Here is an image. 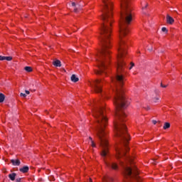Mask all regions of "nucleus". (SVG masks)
Segmentation results:
<instances>
[{
  "instance_id": "nucleus-1",
  "label": "nucleus",
  "mask_w": 182,
  "mask_h": 182,
  "mask_svg": "<svg viewBox=\"0 0 182 182\" xmlns=\"http://www.w3.org/2000/svg\"><path fill=\"white\" fill-rule=\"evenodd\" d=\"M121 20L119 23V44L118 48V63L117 68V75L112 82L115 85L114 91H123V85H124V73L126 72V63L124 58L127 54V46L123 38L129 33V26L133 21V14H132V0H122L121 2Z\"/></svg>"
},
{
  "instance_id": "nucleus-2",
  "label": "nucleus",
  "mask_w": 182,
  "mask_h": 182,
  "mask_svg": "<svg viewBox=\"0 0 182 182\" xmlns=\"http://www.w3.org/2000/svg\"><path fill=\"white\" fill-rule=\"evenodd\" d=\"M103 110L102 107H97L92 110V114L97 120L96 134L102 149L101 156L103 157L107 167H109L112 170H117L119 168L117 164L106 161V157L109 156V144H107V136L105 132V127L107 125V118L103 113Z\"/></svg>"
},
{
  "instance_id": "nucleus-3",
  "label": "nucleus",
  "mask_w": 182,
  "mask_h": 182,
  "mask_svg": "<svg viewBox=\"0 0 182 182\" xmlns=\"http://www.w3.org/2000/svg\"><path fill=\"white\" fill-rule=\"evenodd\" d=\"M90 85L94 89L95 93H102V80H96L90 82Z\"/></svg>"
},
{
  "instance_id": "nucleus-4",
  "label": "nucleus",
  "mask_w": 182,
  "mask_h": 182,
  "mask_svg": "<svg viewBox=\"0 0 182 182\" xmlns=\"http://www.w3.org/2000/svg\"><path fill=\"white\" fill-rule=\"evenodd\" d=\"M72 6H73L74 8V12H77V11H79V9H80L82 8V6H83V4H80V3H75V2H72L71 3Z\"/></svg>"
},
{
  "instance_id": "nucleus-5",
  "label": "nucleus",
  "mask_w": 182,
  "mask_h": 182,
  "mask_svg": "<svg viewBox=\"0 0 182 182\" xmlns=\"http://www.w3.org/2000/svg\"><path fill=\"white\" fill-rule=\"evenodd\" d=\"M166 23L168 25H173L174 23V18L168 14L166 15Z\"/></svg>"
},
{
  "instance_id": "nucleus-6",
  "label": "nucleus",
  "mask_w": 182,
  "mask_h": 182,
  "mask_svg": "<svg viewBox=\"0 0 182 182\" xmlns=\"http://www.w3.org/2000/svg\"><path fill=\"white\" fill-rule=\"evenodd\" d=\"M11 163L13 166H21V161L19 159H11Z\"/></svg>"
},
{
  "instance_id": "nucleus-7",
  "label": "nucleus",
  "mask_w": 182,
  "mask_h": 182,
  "mask_svg": "<svg viewBox=\"0 0 182 182\" xmlns=\"http://www.w3.org/2000/svg\"><path fill=\"white\" fill-rule=\"evenodd\" d=\"M53 65L56 68H60V66H62V63L59 60H55V61H53Z\"/></svg>"
},
{
  "instance_id": "nucleus-8",
  "label": "nucleus",
  "mask_w": 182,
  "mask_h": 182,
  "mask_svg": "<svg viewBox=\"0 0 182 182\" xmlns=\"http://www.w3.org/2000/svg\"><path fill=\"white\" fill-rule=\"evenodd\" d=\"M16 178V173H12L9 174V178L11 180V181H15V178Z\"/></svg>"
},
{
  "instance_id": "nucleus-9",
  "label": "nucleus",
  "mask_w": 182,
  "mask_h": 182,
  "mask_svg": "<svg viewBox=\"0 0 182 182\" xmlns=\"http://www.w3.org/2000/svg\"><path fill=\"white\" fill-rule=\"evenodd\" d=\"M19 171L21 173H28V171H29V167L28 166H23V168H20Z\"/></svg>"
},
{
  "instance_id": "nucleus-10",
  "label": "nucleus",
  "mask_w": 182,
  "mask_h": 182,
  "mask_svg": "<svg viewBox=\"0 0 182 182\" xmlns=\"http://www.w3.org/2000/svg\"><path fill=\"white\" fill-rule=\"evenodd\" d=\"M71 80L74 82L76 83V82H79V77H76V75L73 74L71 76Z\"/></svg>"
},
{
  "instance_id": "nucleus-11",
  "label": "nucleus",
  "mask_w": 182,
  "mask_h": 182,
  "mask_svg": "<svg viewBox=\"0 0 182 182\" xmlns=\"http://www.w3.org/2000/svg\"><path fill=\"white\" fill-rule=\"evenodd\" d=\"M5 100V95L0 93V103H3Z\"/></svg>"
},
{
  "instance_id": "nucleus-12",
  "label": "nucleus",
  "mask_w": 182,
  "mask_h": 182,
  "mask_svg": "<svg viewBox=\"0 0 182 182\" xmlns=\"http://www.w3.org/2000/svg\"><path fill=\"white\" fill-rule=\"evenodd\" d=\"M166 129H170V123L165 122L164 125V129L166 130Z\"/></svg>"
},
{
  "instance_id": "nucleus-13",
  "label": "nucleus",
  "mask_w": 182,
  "mask_h": 182,
  "mask_svg": "<svg viewBox=\"0 0 182 182\" xmlns=\"http://www.w3.org/2000/svg\"><path fill=\"white\" fill-rule=\"evenodd\" d=\"M112 181H113V178L110 177H107V178H105L104 179V182H112Z\"/></svg>"
},
{
  "instance_id": "nucleus-14",
  "label": "nucleus",
  "mask_w": 182,
  "mask_h": 182,
  "mask_svg": "<svg viewBox=\"0 0 182 182\" xmlns=\"http://www.w3.org/2000/svg\"><path fill=\"white\" fill-rule=\"evenodd\" d=\"M24 70H26V72H32V68L29 66H26L24 68Z\"/></svg>"
},
{
  "instance_id": "nucleus-15",
  "label": "nucleus",
  "mask_w": 182,
  "mask_h": 182,
  "mask_svg": "<svg viewBox=\"0 0 182 182\" xmlns=\"http://www.w3.org/2000/svg\"><path fill=\"white\" fill-rule=\"evenodd\" d=\"M5 60H8L9 62H10V60H12V57L11 56H5Z\"/></svg>"
},
{
  "instance_id": "nucleus-16",
  "label": "nucleus",
  "mask_w": 182,
  "mask_h": 182,
  "mask_svg": "<svg viewBox=\"0 0 182 182\" xmlns=\"http://www.w3.org/2000/svg\"><path fill=\"white\" fill-rule=\"evenodd\" d=\"M90 140H91V143H92V147H96V144H95V142L92 140V137H89Z\"/></svg>"
},
{
  "instance_id": "nucleus-17",
  "label": "nucleus",
  "mask_w": 182,
  "mask_h": 182,
  "mask_svg": "<svg viewBox=\"0 0 182 182\" xmlns=\"http://www.w3.org/2000/svg\"><path fill=\"white\" fill-rule=\"evenodd\" d=\"M161 31H162V32H166V33H167V32H168V31L167 30V28H166V27H163L161 28Z\"/></svg>"
},
{
  "instance_id": "nucleus-18",
  "label": "nucleus",
  "mask_w": 182,
  "mask_h": 182,
  "mask_svg": "<svg viewBox=\"0 0 182 182\" xmlns=\"http://www.w3.org/2000/svg\"><path fill=\"white\" fill-rule=\"evenodd\" d=\"M134 66V63H131V66L129 67V70H132V69H133Z\"/></svg>"
},
{
  "instance_id": "nucleus-19",
  "label": "nucleus",
  "mask_w": 182,
  "mask_h": 182,
  "mask_svg": "<svg viewBox=\"0 0 182 182\" xmlns=\"http://www.w3.org/2000/svg\"><path fill=\"white\" fill-rule=\"evenodd\" d=\"M20 96H21V97H26V94H25V93H20Z\"/></svg>"
},
{
  "instance_id": "nucleus-20",
  "label": "nucleus",
  "mask_w": 182,
  "mask_h": 182,
  "mask_svg": "<svg viewBox=\"0 0 182 182\" xmlns=\"http://www.w3.org/2000/svg\"><path fill=\"white\" fill-rule=\"evenodd\" d=\"M0 60H5V56L0 55Z\"/></svg>"
},
{
  "instance_id": "nucleus-21",
  "label": "nucleus",
  "mask_w": 182,
  "mask_h": 182,
  "mask_svg": "<svg viewBox=\"0 0 182 182\" xmlns=\"http://www.w3.org/2000/svg\"><path fill=\"white\" fill-rule=\"evenodd\" d=\"M21 180H22V178H18L16 180V182H21Z\"/></svg>"
},
{
  "instance_id": "nucleus-22",
  "label": "nucleus",
  "mask_w": 182,
  "mask_h": 182,
  "mask_svg": "<svg viewBox=\"0 0 182 182\" xmlns=\"http://www.w3.org/2000/svg\"><path fill=\"white\" fill-rule=\"evenodd\" d=\"M157 100H160V98H159V97L155 98L154 99V102L157 103Z\"/></svg>"
},
{
  "instance_id": "nucleus-23",
  "label": "nucleus",
  "mask_w": 182,
  "mask_h": 182,
  "mask_svg": "<svg viewBox=\"0 0 182 182\" xmlns=\"http://www.w3.org/2000/svg\"><path fill=\"white\" fill-rule=\"evenodd\" d=\"M25 92H26V95H30V94H31V92H29V90H26Z\"/></svg>"
},
{
  "instance_id": "nucleus-24",
  "label": "nucleus",
  "mask_w": 182,
  "mask_h": 182,
  "mask_svg": "<svg viewBox=\"0 0 182 182\" xmlns=\"http://www.w3.org/2000/svg\"><path fill=\"white\" fill-rule=\"evenodd\" d=\"M161 87H167V85H163V83H161Z\"/></svg>"
},
{
  "instance_id": "nucleus-25",
  "label": "nucleus",
  "mask_w": 182,
  "mask_h": 182,
  "mask_svg": "<svg viewBox=\"0 0 182 182\" xmlns=\"http://www.w3.org/2000/svg\"><path fill=\"white\" fill-rule=\"evenodd\" d=\"M152 123H153L154 124H156L157 121H156V120H152Z\"/></svg>"
},
{
  "instance_id": "nucleus-26",
  "label": "nucleus",
  "mask_w": 182,
  "mask_h": 182,
  "mask_svg": "<svg viewBox=\"0 0 182 182\" xmlns=\"http://www.w3.org/2000/svg\"><path fill=\"white\" fill-rule=\"evenodd\" d=\"M88 182H93V181H92V179L90 178Z\"/></svg>"
},
{
  "instance_id": "nucleus-27",
  "label": "nucleus",
  "mask_w": 182,
  "mask_h": 182,
  "mask_svg": "<svg viewBox=\"0 0 182 182\" xmlns=\"http://www.w3.org/2000/svg\"><path fill=\"white\" fill-rule=\"evenodd\" d=\"M149 50L151 52V50H153V48H149Z\"/></svg>"
},
{
  "instance_id": "nucleus-28",
  "label": "nucleus",
  "mask_w": 182,
  "mask_h": 182,
  "mask_svg": "<svg viewBox=\"0 0 182 182\" xmlns=\"http://www.w3.org/2000/svg\"><path fill=\"white\" fill-rule=\"evenodd\" d=\"M146 109L147 110H150V107H147Z\"/></svg>"
},
{
  "instance_id": "nucleus-29",
  "label": "nucleus",
  "mask_w": 182,
  "mask_h": 182,
  "mask_svg": "<svg viewBox=\"0 0 182 182\" xmlns=\"http://www.w3.org/2000/svg\"><path fill=\"white\" fill-rule=\"evenodd\" d=\"M146 6H148V4H146L145 7H142V9H144Z\"/></svg>"
}]
</instances>
